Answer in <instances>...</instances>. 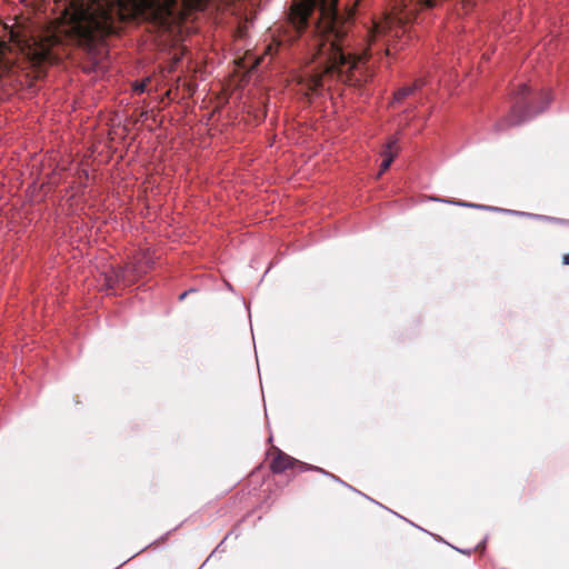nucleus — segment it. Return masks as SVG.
<instances>
[{
	"instance_id": "f257e3e1",
	"label": "nucleus",
	"mask_w": 569,
	"mask_h": 569,
	"mask_svg": "<svg viewBox=\"0 0 569 569\" xmlns=\"http://www.w3.org/2000/svg\"><path fill=\"white\" fill-rule=\"evenodd\" d=\"M208 0H76V42L91 49L107 34L117 33L127 21H151L164 28L180 22L189 12L204 9ZM448 3L458 17L469 14L478 0H405L396 12L375 22L368 51L351 54L343 49L348 18L337 10L338 0H295L289 20L303 38L306 67L299 77L305 93H316L330 80L351 81L369 54H390L391 42L408 32V23L423 9Z\"/></svg>"
},
{
	"instance_id": "f03ea898",
	"label": "nucleus",
	"mask_w": 569,
	"mask_h": 569,
	"mask_svg": "<svg viewBox=\"0 0 569 569\" xmlns=\"http://www.w3.org/2000/svg\"><path fill=\"white\" fill-rule=\"evenodd\" d=\"M397 143L398 140L396 138H391L382 150L381 156L383 157V160L380 164L378 177H380L391 166L395 157L397 156Z\"/></svg>"
},
{
	"instance_id": "7ed1b4c3",
	"label": "nucleus",
	"mask_w": 569,
	"mask_h": 569,
	"mask_svg": "<svg viewBox=\"0 0 569 569\" xmlns=\"http://www.w3.org/2000/svg\"><path fill=\"white\" fill-rule=\"evenodd\" d=\"M296 463H299L302 466L301 462L295 460L290 456L283 453V452H278V455L271 462V469L273 472L279 473V472H282L286 469L292 467Z\"/></svg>"
},
{
	"instance_id": "20e7f679",
	"label": "nucleus",
	"mask_w": 569,
	"mask_h": 569,
	"mask_svg": "<svg viewBox=\"0 0 569 569\" xmlns=\"http://www.w3.org/2000/svg\"><path fill=\"white\" fill-rule=\"evenodd\" d=\"M425 86V82L421 79L416 80L410 86H405L400 89H398L393 96V102L399 103L407 97L411 96L415 91L422 88Z\"/></svg>"
},
{
	"instance_id": "39448f33",
	"label": "nucleus",
	"mask_w": 569,
	"mask_h": 569,
	"mask_svg": "<svg viewBox=\"0 0 569 569\" xmlns=\"http://www.w3.org/2000/svg\"><path fill=\"white\" fill-rule=\"evenodd\" d=\"M540 98L543 102V106L540 109H538L537 111H535L533 114L541 112L542 110H545L548 107V104L551 101V92L547 89H543L540 92Z\"/></svg>"
},
{
	"instance_id": "423d86ee",
	"label": "nucleus",
	"mask_w": 569,
	"mask_h": 569,
	"mask_svg": "<svg viewBox=\"0 0 569 569\" xmlns=\"http://www.w3.org/2000/svg\"><path fill=\"white\" fill-rule=\"evenodd\" d=\"M50 58H51L50 49H49V47H46V46L41 47L39 52L36 53V59L39 62L49 60Z\"/></svg>"
},
{
	"instance_id": "0eeeda50",
	"label": "nucleus",
	"mask_w": 569,
	"mask_h": 569,
	"mask_svg": "<svg viewBox=\"0 0 569 569\" xmlns=\"http://www.w3.org/2000/svg\"><path fill=\"white\" fill-rule=\"evenodd\" d=\"M149 81V79H146L144 81L142 82H138L133 86V91L137 92V93H142L146 91V88H147V82Z\"/></svg>"
},
{
	"instance_id": "6e6552de",
	"label": "nucleus",
	"mask_w": 569,
	"mask_h": 569,
	"mask_svg": "<svg viewBox=\"0 0 569 569\" xmlns=\"http://www.w3.org/2000/svg\"><path fill=\"white\" fill-rule=\"evenodd\" d=\"M531 91L530 87L528 84H521L518 91V94L521 98H525L527 94H529Z\"/></svg>"
},
{
	"instance_id": "1a4fd4ad",
	"label": "nucleus",
	"mask_w": 569,
	"mask_h": 569,
	"mask_svg": "<svg viewBox=\"0 0 569 569\" xmlns=\"http://www.w3.org/2000/svg\"><path fill=\"white\" fill-rule=\"evenodd\" d=\"M114 277H110L108 279V284L109 287H112L117 281H119L120 279L123 278L122 274H120L119 272H113Z\"/></svg>"
},
{
	"instance_id": "9d476101",
	"label": "nucleus",
	"mask_w": 569,
	"mask_h": 569,
	"mask_svg": "<svg viewBox=\"0 0 569 569\" xmlns=\"http://www.w3.org/2000/svg\"><path fill=\"white\" fill-rule=\"evenodd\" d=\"M562 262L563 264H569V252L563 256Z\"/></svg>"
},
{
	"instance_id": "9b49d317",
	"label": "nucleus",
	"mask_w": 569,
	"mask_h": 569,
	"mask_svg": "<svg viewBox=\"0 0 569 569\" xmlns=\"http://www.w3.org/2000/svg\"><path fill=\"white\" fill-rule=\"evenodd\" d=\"M522 121H525V118H522V119H518V120H512V121H511V124H519V123H521Z\"/></svg>"
},
{
	"instance_id": "f8f14e48",
	"label": "nucleus",
	"mask_w": 569,
	"mask_h": 569,
	"mask_svg": "<svg viewBox=\"0 0 569 569\" xmlns=\"http://www.w3.org/2000/svg\"><path fill=\"white\" fill-rule=\"evenodd\" d=\"M180 59H181V57L178 56L177 53H174L173 63L176 64Z\"/></svg>"
},
{
	"instance_id": "ddd939ff",
	"label": "nucleus",
	"mask_w": 569,
	"mask_h": 569,
	"mask_svg": "<svg viewBox=\"0 0 569 569\" xmlns=\"http://www.w3.org/2000/svg\"><path fill=\"white\" fill-rule=\"evenodd\" d=\"M267 51H268L269 54H271V51H272V46L271 44L267 47Z\"/></svg>"
},
{
	"instance_id": "4468645a",
	"label": "nucleus",
	"mask_w": 569,
	"mask_h": 569,
	"mask_svg": "<svg viewBox=\"0 0 569 569\" xmlns=\"http://www.w3.org/2000/svg\"><path fill=\"white\" fill-rule=\"evenodd\" d=\"M186 296H187V292H183V293L180 295L179 299L183 300Z\"/></svg>"
},
{
	"instance_id": "2eb2a0df",
	"label": "nucleus",
	"mask_w": 569,
	"mask_h": 569,
	"mask_svg": "<svg viewBox=\"0 0 569 569\" xmlns=\"http://www.w3.org/2000/svg\"><path fill=\"white\" fill-rule=\"evenodd\" d=\"M458 204L460 206H467V207H470L471 204H468V203H465V202H459Z\"/></svg>"
},
{
	"instance_id": "dca6fc26",
	"label": "nucleus",
	"mask_w": 569,
	"mask_h": 569,
	"mask_svg": "<svg viewBox=\"0 0 569 569\" xmlns=\"http://www.w3.org/2000/svg\"><path fill=\"white\" fill-rule=\"evenodd\" d=\"M516 214H525L523 212L515 211Z\"/></svg>"
}]
</instances>
